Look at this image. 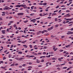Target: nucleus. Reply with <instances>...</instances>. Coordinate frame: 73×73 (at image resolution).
I'll use <instances>...</instances> for the list:
<instances>
[{
  "label": "nucleus",
  "mask_w": 73,
  "mask_h": 73,
  "mask_svg": "<svg viewBox=\"0 0 73 73\" xmlns=\"http://www.w3.org/2000/svg\"><path fill=\"white\" fill-rule=\"evenodd\" d=\"M57 69H58V70H60V68H57Z\"/></svg>",
  "instance_id": "obj_37"
},
{
  "label": "nucleus",
  "mask_w": 73,
  "mask_h": 73,
  "mask_svg": "<svg viewBox=\"0 0 73 73\" xmlns=\"http://www.w3.org/2000/svg\"><path fill=\"white\" fill-rule=\"evenodd\" d=\"M50 54H53V52H51L49 53V54H50Z\"/></svg>",
  "instance_id": "obj_27"
},
{
  "label": "nucleus",
  "mask_w": 73,
  "mask_h": 73,
  "mask_svg": "<svg viewBox=\"0 0 73 73\" xmlns=\"http://www.w3.org/2000/svg\"><path fill=\"white\" fill-rule=\"evenodd\" d=\"M69 64H72V62H69Z\"/></svg>",
  "instance_id": "obj_46"
},
{
  "label": "nucleus",
  "mask_w": 73,
  "mask_h": 73,
  "mask_svg": "<svg viewBox=\"0 0 73 73\" xmlns=\"http://www.w3.org/2000/svg\"><path fill=\"white\" fill-rule=\"evenodd\" d=\"M4 10H8L9 9V7L7 6H6L5 7V8L3 9Z\"/></svg>",
  "instance_id": "obj_2"
},
{
  "label": "nucleus",
  "mask_w": 73,
  "mask_h": 73,
  "mask_svg": "<svg viewBox=\"0 0 73 73\" xmlns=\"http://www.w3.org/2000/svg\"><path fill=\"white\" fill-rule=\"evenodd\" d=\"M1 68H2V69H4L5 68V67H1Z\"/></svg>",
  "instance_id": "obj_31"
},
{
  "label": "nucleus",
  "mask_w": 73,
  "mask_h": 73,
  "mask_svg": "<svg viewBox=\"0 0 73 73\" xmlns=\"http://www.w3.org/2000/svg\"><path fill=\"white\" fill-rule=\"evenodd\" d=\"M56 49H58L57 48H56ZM53 50H54V51H56L57 50V49H56V48H53Z\"/></svg>",
  "instance_id": "obj_12"
},
{
  "label": "nucleus",
  "mask_w": 73,
  "mask_h": 73,
  "mask_svg": "<svg viewBox=\"0 0 73 73\" xmlns=\"http://www.w3.org/2000/svg\"><path fill=\"white\" fill-rule=\"evenodd\" d=\"M43 31L44 32H47V31H46V30H44Z\"/></svg>",
  "instance_id": "obj_43"
},
{
  "label": "nucleus",
  "mask_w": 73,
  "mask_h": 73,
  "mask_svg": "<svg viewBox=\"0 0 73 73\" xmlns=\"http://www.w3.org/2000/svg\"><path fill=\"white\" fill-rule=\"evenodd\" d=\"M39 15L40 16H42V14L41 13Z\"/></svg>",
  "instance_id": "obj_59"
},
{
  "label": "nucleus",
  "mask_w": 73,
  "mask_h": 73,
  "mask_svg": "<svg viewBox=\"0 0 73 73\" xmlns=\"http://www.w3.org/2000/svg\"><path fill=\"white\" fill-rule=\"evenodd\" d=\"M23 22L24 23H27V22H28V20H27L26 21H24Z\"/></svg>",
  "instance_id": "obj_16"
},
{
  "label": "nucleus",
  "mask_w": 73,
  "mask_h": 73,
  "mask_svg": "<svg viewBox=\"0 0 73 73\" xmlns=\"http://www.w3.org/2000/svg\"><path fill=\"white\" fill-rule=\"evenodd\" d=\"M67 67H64L62 68V69H67Z\"/></svg>",
  "instance_id": "obj_39"
},
{
  "label": "nucleus",
  "mask_w": 73,
  "mask_h": 73,
  "mask_svg": "<svg viewBox=\"0 0 73 73\" xmlns=\"http://www.w3.org/2000/svg\"><path fill=\"white\" fill-rule=\"evenodd\" d=\"M19 68H22V66H19Z\"/></svg>",
  "instance_id": "obj_54"
},
{
  "label": "nucleus",
  "mask_w": 73,
  "mask_h": 73,
  "mask_svg": "<svg viewBox=\"0 0 73 73\" xmlns=\"http://www.w3.org/2000/svg\"><path fill=\"white\" fill-rule=\"evenodd\" d=\"M22 53H23V52H19L18 53V54H22Z\"/></svg>",
  "instance_id": "obj_15"
},
{
  "label": "nucleus",
  "mask_w": 73,
  "mask_h": 73,
  "mask_svg": "<svg viewBox=\"0 0 73 73\" xmlns=\"http://www.w3.org/2000/svg\"><path fill=\"white\" fill-rule=\"evenodd\" d=\"M26 12H28V9H26Z\"/></svg>",
  "instance_id": "obj_60"
},
{
  "label": "nucleus",
  "mask_w": 73,
  "mask_h": 73,
  "mask_svg": "<svg viewBox=\"0 0 73 73\" xmlns=\"http://www.w3.org/2000/svg\"><path fill=\"white\" fill-rule=\"evenodd\" d=\"M73 22H69L68 24H73Z\"/></svg>",
  "instance_id": "obj_23"
},
{
  "label": "nucleus",
  "mask_w": 73,
  "mask_h": 73,
  "mask_svg": "<svg viewBox=\"0 0 73 73\" xmlns=\"http://www.w3.org/2000/svg\"><path fill=\"white\" fill-rule=\"evenodd\" d=\"M44 62V60H41V62Z\"/></svg>",
  "instance_id": "obj_42"
},
{
  "label": "nucleus",
  "mask_w": 73,
  "mask_h": 73,
  "mask_svg": "<svg viewBox=\"0 0 73 73\" xmlns=\"http://www.w3.org/2000/svg\"><path fill=\"white\" fill-rule=\"evenodd\" d=\"M43 54H46V53L45 52H44L43 53Z\"/></svg>",
  "instance_id": "obj_57"
},
{
  "label": "nucleus",
  "mask_w": 73,
  "mask_h": 73,
  "mask_svg": "<svg viewBox=\"0 0 73 73\" xmlns=\"http://www.w3.org/2000/svg\"><path fill=\"white\" fill-rule=\"evenodd\" d=\"M11 66H15V64H12L11 65Z\"/></svg>",
  "instance_id": "obj_33"
},
{
  "label": "nucleus",
  "mask_w": 73,
  "mask_h": 73,
  "mask_svg": "<svg viewBox=\"0 0 73 73\" xmlns=\"http://www.w3.org/2000/svg\"><path fill=\"white\" fill-rule=\"evenodd\" d=\"M27 40H25L24 41H23L21 42V43L22 44H25V42H27Z\"/></svg>",
  "instance_id": "obj_9"
},
{
  "label": "nucleus",
  "mask_w": 73,
  "mask_h": 73,
  "mask_svg": "<svg viewBox=\"0 0 73 73\" xmlns=\"http://www.w3.org/2000/svg\"><path fill=\"white\" fill-rule=\"evenodd\" d=\"M21 7H24V8H27V7L25 5H21Z\"/></svg>",
  "instance_id": "obj_1"
},
{
  "label": "nucleus",
  "mask_w": 73,
  "mask_h": 73,
  "mask_svg": "<svg viewBox=\"0 0 73 73\" xmlns=\"http://www.w3.org/2000/svg\"><path fill=\"white\" fill-rule=\"evenodd\" d=\"M39 4V5H43V4L42 3H40Z\"/></svg>",
  "instance_id": "obj_22"
},
{
  "label": "nucleus",
  "mask_w": 73,
  "mask_h": 73,
  "mask_svg": "<svg viewBox=\"0 0 73 73\" xmlns=\"http://www.w3.org/2000/svg\"><path fill=\"white\" fill-rule=\"evenodd\" d=\"M16 7H21V5H18L15 6Z\"/></svg>",
  "instance_id": "obj_6"
},
{
  "label": "nucleus",
  "mask_w": 73,
  "mask_h": 73,
  "mask_svg": "<svg viewBox=\"0 0 73 73\" xmlns=\"http://www.w3.org/2000/svg\"><path fill=\"white\" fill-rule=\"evenodd\" d=\"M59 51L60 52H62L64 51V50H60Z\"/></svg>",
  "instance_id": "obj_20"
},
{
  "label": "nucleus",
  "mask_w": 73,
  "mask_h": 73,
  "mask_svg": "<svg viewBox=\"0 0 73 73\" xmlns=\"http://www.w3.org/2000/svg\"><path fill=\"white\" fill-rule=\"evenodd\" d=\"M37 54H38V55L39 54L41 55V54L40 53H38Z\"/></svg>",
  "instance_id": "obj_51"
},
{
  "label": "nucleus",
  "mask_w": 73,
  "mask_h": 73,
  "mask_svg": "<svg viewBox=\"0 0 73 73\" xmlns=\"http://www.w3.org/2000/svg\"><path fill=\"white\" fill-rule=\"evenodd\" d=\"M61 7H65V5H62L61 6Z\"/></svg>",
  "instance_id": "obj_44"
},
{
  "label": "nucleus",
  "mask_w": 73,
  "mask_h": 73,
  "mask_svg": "<svg viewBox=\"0 0 73 73\" xmlns=\"http://www.w3.org/2000/svg\"><path fill=\"white\" fill-rule=\"evenodd\" d=\"M30 47L31 48H32V45L31 44L30 45Z\"/></svg>",
  "instance_id": "obj_30"
},
{
  "label": "nucleus",
  "mask_w": 73,
  "mask_h": 73,
  "mask_svg": "<svg viewBox=\"0 0 73 73\" xmlns=\"http://www.w3.org/2000/svg\"><path fill=\"white\" fill-rule=\"evenodd\" d=\"M70 34H73V32L68 31V33H67V35H70Z\"/></svg>",
  "instance_id": "obj_4"
},
{
  "label": "nucleus",
  "mask_w": 73,
  "mask_h": 73,
  "mask_svg": "<svg viewBox=\"0 0 73 73\" xmlns=\"http://www.w3.org/2000/svg\"><path fill=\"white\" fill-rule=\"evenodd\" d=\"M60 65L59 64H58L57 65H56V67H60Z\"/></svg>",
  "instance_id": "obj_18"
},
{
  "label": "nucleus",
  "mask_w": 73,
  "mask_h": 73,
  "mask_svg": "<svg viewBox=\"0 0 73 73\" xmlns=\"http://www.w3.org/2000/svg\"><path fill=\"white\" fill-rule=\"evenodd\" d=\"M7 52V50H6L4 51V53H6V52Z\"/></svg>",
  "instance_id": "obj_62"
},
{
  "label": "nucleus",
  "mask_w": 73,
  "mask_h": 73,
  "mask_svg": "<svg viewBox=\"0 0 73 73\" xmlns=\"http://www.w3.org/2000/svg\"><path fill=\"white\" fill-rule=\"evenodd\" d=\"M71 46V44H69L68 45L66 46L65 47H66V48H68V47H69V46Z\"/></svg>",
  "instance_id": "obj_7"
},
{
  "label": "nucleus",
  "mask_w": 73,
  "mask_h": 73,
  "mask_svg": "<svg viewBox=\"0 0 73 73\" xmlns=\"http://www.w3.org/2000/svg\"><path fill=\"white\" fill-rule=\"evenodd\" d=\"M57 18L55 19V21H57Z\"/></svg>",
  "instance_id": "obj_56"
},
{
  "label": "nucleus",
  "mask_w": 73,
  "mask_h": 73,
  "mask_svg": "<svg viewBox=\"0 0 73 73\" xmlns=\"http://www.w3.org/2000/svg\"><path fill=\"white\" fill-rule=\"evenodd\" d=\"M26 17L27 18H30V17H29V16H26Z\"/></svg>",
  "instance_id": "obj_50"
},
{
  "label": "nucleus",
  "mask_w": 73,
  "mask_h": 73,
  "mask_svg": "<svg viewBox=\"0 0 73 73\" xmlns=\"http://www.w3.org/2000/svg\"><path fill=\"white\" fill-rule=\"evenodd\" d=\"M5 59H6V58L5 57H4L3 58V60H5Z\"/></svg>",
  "instance_id": "obj_48"
},
{
  "label": "nucleus",
  "mask_w": 73,
  "mask_h": 73,
  "mask_svg": "<svg viewBox=\"0 0 73 73\" xmlns=\"http://www.w3.org/2000/svg\"><path fill=\"white\" fill-rule=\"evenodd\" d=\"M42 73V72H41V71H40V72H38V73Z\"/></svg>",
  "instance_id": "obj_63"
},
{
  "label": "nucleus",
  "mask_w": 73,
  "mask_h": 73,
  "mask_svg": "<svg viewBox=\"0 0 73 73\" xmlns=\"http://www.w3.org/2000/svg\"><path fill=\"white\" fill-rule=\"evenodd\" d=\"M5 30H2L1 31V32H2V33H3V34H5Z\"/></svg>",
  "instance_id": "obj_10"
},
{
  "label": "nucleus",
  "mask_w": 73,
  "mask_h": 73,
  "mask_svg": "<svg viewBox=\"0 0 73 73\" xmlns=\"http://www.w3.org/2000/svg\"><path fill=\"white\" fill-rule=\"evenodd\" d=\"M52 15H57V14L56 13H53L52 14Z\"/></svg>",
  "instance_id": "obj_25"
},
{
  "label": "nucleus",
  "mask_w": 73,
  "mask_h": 73,
  "mask_svg": "<svg viewBox=\"0 0 73 73\" xmlns=\"http://www.w3.org/2000/svg\"><path fill=\"white\" fill-rule=\"evenodd\" d=\"M18 16H23L24 15V13H19L17 14Z\"/></svg>",
  "instance_id": "obj_3"
},
{
  "label": "nucleus",
  "mask_w": 73,
  "mask_h": 73,
  "mask_svg": "<svg viewBox=\"0 0 73 73\" xmlns=\"http://www.w3.org/2000/svg\"><path fill=\"white\" fill-rule=\"evenodd\" d=\"M36 57H35L34 58H33V60H36Z\"/></svg>",
  "instance_id": "obj_64"
},
{
  "label": "nucleus",
  "mask_w": 73,
  "mask_h": 73,
  "mask_svg": "<svg viewBox=\"0 0 73 73\" xmlns=\"http://www.w3.org/2000/svg\"><path fill=\"white\" fill-rule=\"evenodd\" d=\"M49 28L50 30H52V29H53V27H51L50 28Z\"/></svg>",
  "instance_id": "obj_13"
},
{
  "label": "nucleus",
  "mask_w": 73,
  "mask_h": 73,
  "mask_svg": "<svg viewBox=\"0 0 73 73\" xmlns=\"http://www.w3.org/2000/svg\"><path fill=\"white\" fill-rule=\"evenodd\" d=\"M23 46H25V48H28V46H26V45H23Z\"/></svg>",
  "instance_id": "obj_14"
},
{
  "label": "nucleus",
  "mask_w": 73,
  "mask_h": 73,
  "mask_svg": "<svg viewBox=\"0 0 73 73\" xmlns=\"http://www.w3.org/2000/svg\"><path fill=\"white\" fill-rule=\"evenodd\" d=\"M15 59H16V60H18V61H19V58L18 57H16L15 58Z\"/></svg>",
  "instance_id": "obj_11"
},
{
  "label": "nucleus",
  "mask_w": 73,
  "mask_h": 73,
  "mask_svg": "<svg viewBox=\"0 0 73 73\" xmlns=\"http://www.w3.org/2000/svg\"><path fill=\"white\" fill-rule=\"evenodd\" d=\"M35 57V56H29V58H30V57Z\"/></svg>",
  "instance_id": "obj_19"
},
{
  "label": "nucleus",
  "mask_w": 73,
  "mask_h": 73,
  "mask_svg": "<svg viewBox=\"0 0 73 73\" xmlns=\"http://www.w3.org/2000/svg\"><path fill=\"white\" fill-rule=\"evenodd\" d=\"M66 21H69V19H66Z\"/></svg>",
  "instance_id": "obj_35"
},
{
  "label": "nucleus",
  "mask_w": 73,
  "mask_h": 73,
  "mask_svg": "<svg viewBox=\"0 0 73 73\" xmlns=\"http://www.w3.org/2000/svg\"><path fill=\"white\" fill-rule=\"evenodd\" d=\"M38 32L39 34H40L41 33V32H41V31H39Z\"/></svg>",
  "instance_id": "obj_40"
},
{
  "label": "nucleus",
  "mask_w": 73,
  "mask_h": 73,
  "mask_svg": "<svg viewBox=\"0 0 73 73\" xmlns=\"http://www.w3.org/2000/svg\"><path fill=\"white\" fill-rule=\"evenodd\" d=\"M10 23H13V21H11L9 22Z\"/></svg>",
  "instance_id": "obj_34"
},
{
  "label": "nucleus",
  "mask_w": 73,
  "mask_h": 73,
  "mask_svg": "<svg viewBox=\"0 0 73 73\" xmlns=\"http://www.w3.org/2000/svg\"><path fill=\"white\" fill-rule=\"evenodd\" d=\"M65 37V36H61V38H64Z\"/></svg>",
  "instance_id": "obj_58"
},
{
  "label": "nucleus",
  "mask_w": 73,
  "mask_h": 73,
  "mask_svg": "<svg viewBox=\"0 0 73 73\" xmlns=\"http://www.w3.org/2000/svg\"><path fill=\"white\" fill-rule=\"evenodd\" d=\"M26 57H27L29 58V56L27 55V56H26Z\"/></svg>",
  "instance_id": "obj_49"
},
{
  "label": "nucleus",
  "mask_w": 73,
  "mask_h": 73,
  "mask_svg": "<svg viewBox=\"0 0 73 73\" xmlns=\"http://www.w3.org/2000/svg\"><path fill=\"white\" fill-rule=\"evenodd\" d=\"M47 4V3H44L43 4V5H46Z\"/></svg>",
  "instance_id": "obj_17"
},
{
  "label": "nucleus",
  "mask_w": 73,
  "mask_h": 73,
  "mask_svg": "<svg viewBox=\"0 0 73 73\" xmlns=\"http://www.w3.org/2000/svg\"><path fill=\"white\" fill-rule=\"evenodd\" d=\"M58 25H56L55 26V27L56 28H57V27H58Z\"/></svg>",
  "instance_id": "obj_38"
},
{
  "label": "nucleus",
  "mask_w": 73,
  "mask_h": 73,
  "mask_svg": "<svg viewBox=\"0 0 73 73\" xmlns=\"http://www.w3.org/2000/svg\"><path fill=\"white\" fill-rule=\"evenodd\" d=\"M59 7V6H56V9H57V8H58Z\"/></svg>",
  "instance_id": "obj_52"
},
{
  "label": "nucleus",
  "mask_w": 73,
  "mask_h": 73,
  "mask_svg": "<svg viewBox=\"0 0 73 73\" xmlns=\"http://www.w3.org/2000/svg\"><path fill=\"white\" fill-rule=\"evenodd\" d=\"M24 68H22L21 70V71H24Z\"/></svg>",
  "instance_id": "obj_61"
},
{
  "label": "nucleus",
  "mask_w": 73,
  "mask_h": 73,
  "mask_svg": "<svg viewBox=\"0 0 73 73\" xmlns=\"http://www.w3.org/2000/svg\"><path fill=\"white\" fill-rule=\"evenodd\" d=\"M33 15H35L34 13H31V14L30 15V16H33Z\"/></svg>",
  "instance_id": "obj_28"
},
{
  "label": "nucleus",
  "mask_w": 73,
  "mask_h": 73,
  "mask_svg": "<svg viewBox=\"0 0 73 73\" xmlns=\"http://www.w3.org/2000/svg\"><path fill=\"white\" fill-rule=\"evenodd\" d=\"M32 54H34V55H37V53H36L34 52H33L32 53Z\"/></svg>",
  "instance_id": "obj_8"
},
{
  "label": "nucleus",
  "mask_w": 73,
  "mask_h": 73,
  "mask_svg": "<svg viewBox=\"0 0 73 73\" xmlns=\"http://www.w3.org/2000/svg\"><path fill=\"white\" fill-rule=\"evenodd\" d=\"M22 66H25V64H23V65H22Z\"/></svg>",
  "instance_id": "obj_32"
},
{
  "label": "nucleus",
  "mask_w": 73,
  "mask_h": 73,
  "mask_svg": "<svg viewBox=\"0 0 73 73\" xmlns=\"http://www.w3.org/2000/svg\"><path fill=\"white\" fill-rule=\"evenodd\" d=\"M48 35H49V34H45L44 36H48Z\"/></svg>",
  "instance_id": "obj_53"
},
{
  "label": "nucleus",
  "mask_w": 73,
  "mask_h": 73,
  "mask_svg": "<svg viewBox=\"0 0 73 73\" xmlns=\"http://www.w3.org/2000/svg\"><path fill=\"white\" fill-rule=\"evenodd\" d=\"M65 65V64L64 63V64H60V65H61V66H62V65Z\"/></svg>",
  "instance_id": "obj_36"
},
{
  "label": "nucleus",
  "mask_w": 73,
  "mask_h": 73,
  "mask_svg": "<svg viewBox=\"0 0 73 73\" xmlns=\"http://www.w3.org/2000/svg\"><path fill=\"white\" fill-rule=\"evenodd\" d=\"M66 9V8H63L62 9Z\"/></svg>",
  "instance_id": "obj_55"
},
{
  "label": "nucleus",
  "mask_w": 73,
  "mask_h": 73,
  "mask_svg": "<svg viewBox=\"0 0 73 73\" xmlns=\"http://www.w3.org/2000/svg\"><path fill=\"white\" fill-rule=\"evenodd\" d=\"M32 70V69L31 68H29L28 69V70Z\"/></svg>",
  "instance_id": "obj_47"
},
{
  "label": "nucleus",
  "mask_w": 73,
  "mask_h": 73,
  "mask_svg": "<svg viewBox=\"0 0 73 73\" xmlns=\"http://www.w3.org/2000/svg\"><path fill=\"white\" fill-rule=\"evenodd\" d=\"M19 64L18 63H16L15 64V66H17V65H18Z\"/></svg>",
  "instance_id": "obj_26"
},
{
  "label": "nucleus",
  "mask_w": 73,
  "mask_h": 73,
  "mask_svg": "<svg viewBox=\"0 0 73 73\" xmlns=\"http://www.w3.org/2000/svg\"><path fill=\"white\" fill-rule=\"evenodd\" d=\"M22 60H24V58H19V61H21Z\"/></svg>",
  "instance_id": "obj_5"
},
{
  "label": "nucleus",
  "mask_w": 73,
  "mask_h": 73,
  "mask_svg": "<svg viewBox=\"0 0 73 73\" xmlns=\"http://www.w3.org/2000/svg\"><path fill=\"white\" fill-rule=\"evenodd\" d=\"M55 36H53V35H51V37H55Z\"/></svg>",
  "instance_id": "obj_41"
},
{
  "label": "nucleus",
  "mask_w": 73,
  "mask_h": 73,
  "mask_svg": "<svg viewBox=\"0 0 73 73\" xmlns=\"http://www.w3.org/2000/svg\"><path fill=\"white\" fill-rule=\"evenodd\" d=\"M40 19V17H39V18H36V19L37 20H38V19Z\"/></svg>",
  "instance_id": "obj_45"
},
{
  "label": "nucleus",
  "mask_w": 73,
  "mask_h": 73,
  "mask_svg": "<svg viewBox=\"0 0 73 73\" xmlns=\"http://www.w3.org/2000/svg\"><path fill=\"white\" fill-rule=\"evenodd\" d=\"M32 67L31 66H29L28 67V68H30V69L32 68Z\"/></svg>",
  "instance_id": "obj_21"
},
{
  "label": "nucleus",
  "mask_w": 73,
  "mask_h": 73,
  "mask_svg": "<svg viewBox=\"0 0 73 73\" xmlns=\"http://www.w3.org/2000/svg\"><path fill=\"white\" fill-rule=\"evenodd\" d=\"M13 47V45H11V47H10V48H12Z\"/></svg>",
  "instance_id": "obj_24"
},
{
  "label": "nucleus",
  "mask_w": 73,
  "mask_h": 73,
  "mask_svg": "<svg viewBox=\"0 0 73 73\" xmlns=\"http://www.w3.org/2000/svg\"><path fill=\"white\" fill-rule=\"evenodd\" d=\"M66 12H70V11L69 10H66Z\"/></svg>",
  "instance_id": "obj_29"
}]
</instances>
